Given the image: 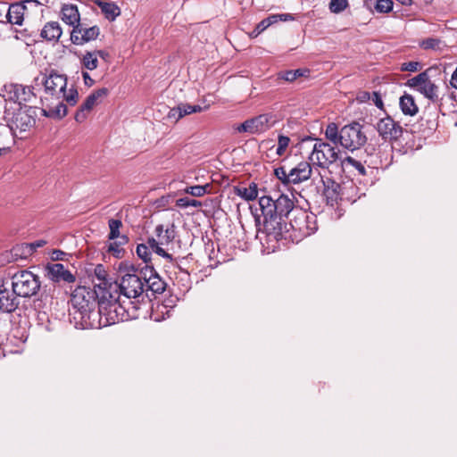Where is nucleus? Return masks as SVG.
<instances>
[{"mask_svg":"<svg viewBox=\"0 0 457 457\" xmlns=\"http://www.w3.org/2000/svg\"><path fill=\"white\" fill-rule=\"evenodd\" d=\"M6 289H7V287H6L5 279L0 278V295L2 294V292H4Z\"/></svg>","mask_w":457,"mask_h":457,"instance_id":"obj_55","label":"nucleus"},{"mask_svg":"<svg viewBox=\"0 0 457 457\" xmlns=\"http://www.w3.org/2000/svg\"><path fill=\"white\" fill-rule=\"evenodd\" d=\"M37 3L36 0H26L22 3L12 4L9 6L6 18L8 22L15 25H21L23 21L24 12L26 10V4Z\"/></svg>","mask_w":457,"mask_h":457,"instance_id":"obj_19","label":"nucleus"},{"mask_svg":"<svg viewBox=\"0 0 457 457\" xmlns=\"http://www.w3.org/2000/svg\"><path fill=\"white\" fill-rule=\"evenodd\" d=\"M305 72H309V71H306V70L303 71L301 69L295 70V71H287L284 72V74L282 75V79H284L287 81L292 82V81L295 80L297 78L304 76Z\"/></svg>","mask_w":457,"mask_h":457,"instance_id":"obj_45","label":"nucleus"},{"mask_svg":"<svg viewBox=\"0 0 457 457\" xmlns=\"http://www.w3.org/2000/svg\"><path fill=\"white\" fill-rule=\"evenodd\" d=\"M146 245L149 246V250L151 249L153 252H154L156 254L165 258L169 262L173 261V257L171 254L168 253L161 245L159 239H155L154 237L149 238L147 240Z\"/></svg>","mask_w":457,"mask_h":457,"instance_id":"obj_33","label":"nucleus"},{"mask_svg":"<svg viewBox=\"0 0 457 457\" xmlns=\"http://www.w3.org/2000/svg\"><path fill=\"white\" fill-rule=\"evenodd\" d=\"M399 104L403 113L405 115L413 116L419 111L413 96L408 94H404L400 97Z\"/></svg>","mask_w":457,"mask_h":457,"instance_id":"obj_28","label":"nucleus"},{"mask_svg":"<svg viewBox=\"0 0 457 457\" xmlns=\"http://www.w3.org/2000/svg\"><path fill=\"white\" fill-rule=\"evenodd\" d=\"M46 244L45 240H37L36 242L30 243V244H25L21 246H18L14 248V251L18 252L21 250V254L24 255H29L32 254L34 251H36L37 248L42 247Z\"/></svg>","mask_w":457,"mask_h":457,"instance_id":"obj_38","label":"nucleus"},{"mask_svg":"<svg viewBox=\"0 0 457 457\" xmlns=\"http://www.w3.org/2000/svg\"><path fill=\"white\" fill-rule=\"evenodd\" d=\"M19 295H16L13 291L10 292L8 289L2 292L0 295V312H14L19 304Z\"/></svg>","mask_w":457,"mask_h":457,"instance_id":"obj_22","label":"nucleus"},{"mask_svg":"<svg viewBox=\"0 0 457 457\" xmlns=\"http://www.w3.org/2000/svg\"><path fill=\"white\" fill-rule=\"evenodd\" d=\"M441 45V41L437 38L429 37L424 39L420 46L423 49H439Z\"/></svg>","mask_w":457,"mask_h":457,"instance_id":"obj_47","label":"nucleus"},{"mask_svg":"<svg viewBox=\"0 0 457 457\" xmlns=\"http://www.w3.org/2000/svg\"><path fill=\"white\" fill-rule=\"evenodd\" d=\"M82 78L87 87H92L95 84V80L90 77L87 71L82 72Z\"/></svg>","mask_w":457,"mask_h":457,"instance_id":"obj_50","label":"nucleus"},{"mask_svg":"<svg viewBox=\"0 0 457 457\" xmlns=\"http://www.w3.org/2000/svg\"><path fill=\"white\" fill-rule=\"evenodd\" d=\"M287 220L294 230L303 237L312 235L317 229L315 216L298 206L293 210Z\"/></svg>","mask_w":457,"mask_h":457,"instance_id":"obj_9","label":"nucleus"},{"mask_svg":"<svg viewBox=\"0 0 457 457\" xmlns=\"http://www.w3.org/2000/svg\"><path fill=\"white\" fill-rule=\"evenodd\" d=\"M372 101L376 104L377 107L382 108L383 106V101L380 97V95L377 92H373L372 94Z\"/></svg>","mask_w":457,"mask_h":457,"instance_id":"obj_51","label":"nucleus"},{"mask_svg":"<svg viewBox=\"0 0 457 457\" xmlns=\"http://www.w3.org/2000/svg\"><path fill=\"white\" fill-rule=\"evenodd\" d=\"M420 69L419 62H408L401 64V71H417Z\"/></svg>","mask_w":457,"mask_h":457,"instance_id":"obj_49","label":"nucleus"},{"mask_svg":"<svg viewBox=\"0 0 457 457\" xmlns=\"http://www.w3.org/2000/svg\"><path fill=\"white\" fill-rule=\"evenodd\" d=\"M62 30L57 21L47 22L41 30V37L48 41H57Z\"/></svg>","mask_w":457,"mask_h":457,"instance_id":"obj_26","label":"nucleus"},{"mask_svg":"<svg viewBox=\"0 0 457 457\" xmlns=\"http://www.w3.org/2000/svg\"><path fill=\"white\" fill-rule=\"evenodd\" d=\"M97 295H99V291L91 290L86 287H79L72 293V306L80 313L82 320H95L96 319Z\"/></svg>","mask_w":457,"mask_h":457,"instance_id":"obj_4","label":"nucleus"},{"mask_svg":"<svg viewBox=\"0 0 457 457\" xmlns=\"http://www.w3.org/2000/svg\"><path fill=\"white\" fill-rule=\"evenodd\" d=\"M37 109L32 106H20L13 112L12 118L6 125L14 137L17 132L22 133L30 129L36 123Z\"/></svg>","mask_w":457,"mask_h":457,"instance_id":"obj_8","label":"nucleus"},{"mask_svg":"<svg viewBox=\"0 0 457 457\" xmlns=\"http://www.w3.org/2000/svg\"><path fill=\"white\" fill-rule=\"evenodd\" d=\"M348 7L347 0H330L329 10L333 13H339Z\"/></svg>","mask_w":457,"mask_h":457,"instance_id":"obj_40","label":"nucleus"},{"mask_svg":"<svg viewBox=\"0 0 457 457\" xmlns=\"http://www.w3.org/2000/svg\"><path fill=\"white\" fill-rule=\"evenodd\" d=\"M297 206H295L294 202L286 195H280L275 199L273 205V222L279 225L285 219L287 220L290 213Z\"/></svg>","mask_w":457,"mask_h":457,"instance_id":"obj_15","label":"nucleus"},{"mask_svg":"<svg viewBox=\"0 0 457 457\" xmlns=\"http://www.w3.org/2000/svg\"><path fill=\"white\" fill-rule=\"evenodd\" d=\"M82 67L88 71H94L98 67V58L93 51H87L80 59Z\"/></svg>","mask_w":457,"mask_h":457,"instance_id":"obj_32","label":"nucleus"},{"mask_svg":"<svg viewBox=\"0 0 457 457\" xmlns=\"http://www.w3.org/2000/svg\"><path fill=\"white\" fill-rule=\"evenodd\" d=\"M365 4H366V5H368V6H369V2H368V0H366V1H365Z\"/></svg>","mask_w":457,"mask_h":457,"instance_id":"obj_58","label":"nucleus"},{"mask_svg":"<svg viewBox=\"0 0 457 457\" xmlns=\"http://www.w3.org/2000/svg\"><path fill=\"white\" fill-rule=\"evenodd\" d=\"M137 254L145 262V263H147L151 260V252L149 250V246L145 244H139L137 246Z\"/></svg>","mask_w":457,"mask_h":457,"instance_id":"obj_43","label":"nucleus"},{"mask_svg":"<svg viewBox=\"0 0 457 457\" xmlns=\"http://www.w3.org/2000/svg\"><path fill=\"white\" fill-rule=\"evenodd\" d=\"M94 3L100 8L105 19L110 21H115L116 18L120 15V8L113 2L106 0H94Z\"/></svg>","mask_w":457,"mask_h":457,"instance_id":"obj_23","label":"nucleus"},{"mask_svg":"<svg viewBox=\"0 0 457 457\" xmlns=\"http://www.w3.org/2000/svg\"><path fill=\"white\" fill-rule=\"evenodd\" d=\"M145 287L154 293L161 294L165 289V283L162 280L158 273L155 272L153 278L145 284Z\"/></svg>","mask_w":457,"mask_h":457,"instance_id":"obj_35","label":"nucleus"},{"mask_svg":"<svg viewBox=\"0 0 457 457\" xmlns=\"http://www.w3.org/2000/svg\"><path fill=\"white\" fill-rule=\"evenodd\" d=\"M94 274H95L96 278H97V280L99 281V283L96 286V287H97V289H96L97 291L100 290V287L102 288L108 287V286L111 284V283H108V281L106 279L107 272L104 270L103 265H101V264L96 265L95 268V270H94Z\"/></svg>","mask_w":457,"mask_h":457,"instance_id":"obj_36","label":"nucleus"},{"mask_svg":"<svg viewBox=\"0 0 457 457\" xmlns=\"http://www.w3.org/2000/svg\"><path fill=\"white\" fill-rule=\"evenodd\" d=\"M129 271L134 272L140 278L142 282H144V287H145V284L153 278L155 274V270L153 266L145 264L142 268H137L134 265H129Z\"/></svg>","mask_w":457,"mask_h":457,"instance_id":"obj_29","label":"nucleus"},{"mask_svg":"<svg viewBox=\"0 0 457 457\" xmlns=\"http://www.w3.org/2000/svg\"><path fill=\"white\" fill-rule=\"evenodd\" d=\"M45 270L46 276L53 282L71 283L75 281L74 275L62 263H48Z\"/></svg>","mask_w":457,"mask_h":457,"instance_id":"obj_17","label":"nucleus"},{"mask_svg":"<svg viewBox=\"0 0 457 457\" xmlns=\"http://www.w3.org/2000/svg\"><path fill=\"white\" fill-rule=\"evenodd\" d=\"M112 307H114V314L112 312L111 313L109 324L119 323L128 319L129 314L123 306V303L120 302V297L119 300L112 302Z\"/></svg>","mask_w":457,"mask_h":457,"instance_id":"obj_30","label":"nucleus"},{"mask_svg":"<svg viewBox=\"0 0 457 457\" xmlns=\"http://www.w3.org/2000/svg\"><path fill=\"white\" fill-rule=\"evenodd\" d=\"M63 255H65V253H63L61 250H54L52 253V259L53 260H62Z\"/></svg>","mask_w":457,"mask_h":457,"instance_id":"obj_53","label":"nucleus"},{"mask_svg":"<svg viewBox=\"0 0 457 457\" xmlns=\"http://www.w3.org/2000/svg\"><path fill=\"white\" fill-rule=\"evenodd\" d=\"M450 84L453 87H454L455 89H457V66H456V69L455 71H453V73L452 74V77H451V79H450Z\"/></svg>","mask_w":457,"mask_h":457,"instance_id":"obj_54","label":"nucleus"},{"mask_svg":"<svg viewBox=\"0 0 457 457\" xmlns=\"http://www.w3.org/2000/svg\"><path fill=\"white\" fill-rule=\"evenodd\" d=\"M274 202L275 200L269 195H263L259 199V204L266 224L273 222L272 212Z\"/></svg>","mask_w":457,"mask_h":457,"instance_id":"obj_27","label":"nucleus"},{"mask_svg":"<svg viewBox=\"0 0 457 457\" xmlns=\"http://www.w3.org/2000/svg\"><path fill=\"white\" fill-rule=\"evenodd\" d=\"M256 32H257V29L255 28L254 30L252 32L251 36L252 37H257L258 35H256Z\"/></svg>","mask_w":457,"mask_h":457,"instance_id":"obj_56","label":"nucleus"},{"mask_svg":"<svg viewBox=\"0 0 457 457\" xmlns=\"http://www.w3.org/2000/svg\"><path fill=\"white\" fill-rule=\"evenodd\" d=\"M8 95L9 98L18 103L20 106H22L21 104L23 102H29L35 96L34 92L29 87L20 84L10 85Z\"/></svg>","mask_w":457,"mask_h":457,"instance_id":"obj_18","label":"nucleus"},{"mask_svg":"<svg viewBox=\"0 0 457 457\" xmlns=\"http://www.w3.org/2000/svg\"><path fill=\"white\" fill-rule=\"evenodd\" d=\"M14 145V138L10 129L0 123V156L6 154Z\"/></svg>","mask_w":457,"mask_h":457,"instance_id":"obj_25","label":"nucleus"},{"mask_svg":"<svg viewBox=\"0 0 457 457\" xmlns=\"http://www.w3.org/2000/svg\"><path fill=\"white\" fill-rule=\"evenodd\" d=\"M154 233L160 241L161 245H169L173 242L177 236L176 226L174 223L168 225L159 224L155 227Z\"/></svg>","mask_w":457,"mask_h":457,"instance_id":"obj_20","label":"nucleus"},{"mask_svg":"<svg viewBox=\"0 0 457 457\" xmlns=\"http://www.w3.org/2000/svg\"><path fill=\"white\" fill-rule=\"evenodd\" d=\"M41 84L44 87L42 112L46 117L62 119L67 114L64 102L71 106L77 104L79 93L73 87L67 90L66 75L51 71L48 75H42Z\"/></svg>","mask_w":457,"mask_h":457,"instance_id":"obj_1","label":"nucleus"},{"mask_svg":"<svg viewBox=\"0 0 457 457\" xmlns=\"http://www.w3.org/2000/svg\"><path fill=\"white\" fill-rule=\"evenodd\" d=\"M120 293L118 286L110 284L108 287L102 288L100 287L99 295H97L98 307L96 310V318H99V324L108 326L111 313L114 314V307L112 302L119 300Z\"/></svg>","mask_w":457,"mask_h":457,"instance_id":"obj_7","label":"nucleus"},{"mask_svg":"<svg viewBox=\"0 0 457 457\" xmlns=\"http://www.w3.org/2000/svg\"><path fill=\"white\" fill-rule=\"evenodd\" d=\"M331 144L320 138L316 139L309 157L312 165L326 175L329 167L339 159L340 151Z\"/></svg>","mask_w":457,"mask_h":457,"instance_id":"obj_5","label":"nucleus"},{"mask_svg":"<svg viewBox=\"0 0 457 457\" xmlns=\"http://www.w3.org/2000/svg\"><path fill=\"white\" fill-rule=\"evenodd\" d=\"M10 277L13 293L20 297H31L35 295L40 288L41 282L39 278L29 270H20L10 275Z\"/></svg>","mask_w":457,"mask_h":457,"instance_id":"obj_6","label":"nucleus"},{"mask_svg":"<svg viewBox=\"0 0 457 457\" xmlns=\"http://www.w3.org/2000/svg\"><path fill=\"white\" fill-rule=\"evenodd\" d=\"M62 21L75 29L80 21V14L75 4H63L61 10Z\"/></svg>","mask_w":457,"mask_h":457,"instance_id":"obj_21","label":"nucleus"},{"mask_svg":"<svg viewBox=\"0 0 457 457\" xmlns=\"http://www.w3.org/2000/svg\"><path fill=\"white\" fill-rule=\"evenodd\" d=\"M109 228H110V234H109V239L113 240L116 238H120V228L122 226L121 220H114L111 219L108 222Z\"/></svg>","mask_w":457,"mask_h":457,"instance_id":"obj_39","label":"nucleus"},{"mask_svg":"<svg viewBox=\"0 0 457 457\" xmlns=\"http://www.w3.org/2000/svg\"><path fill=\"white\" fill-rule=\"evenodd\" d=\"M176 204L179 207H182V208H187L189 206H194V207L201 206L200 202L194 200V199H190L188 197H182V198L178 199Z\"/></svg>","mask_w":457,"mask_h":457,"instance_id":"obj_48","label":"nucleus"},{"mask_svg":"<svg viewBox=\"0 0 457 457\" xmlns=\"http://www.w3.org/2000/svg\"><path fill=\"white\" fill-rule=\"evenodd\" d=\"M406 85L414 88L432 102H436L438 99V87L430 79L428 71H425L408 79Z\"/></svg>","mask_w":457,"mask_h":457,"instance_id":"obj_11","label":"nucleus"},{"mask_svg":"<svg viewBox=\"0 0 457 457\" xmlns=\"http://www.w3.org/2000/svg\"><path fill=\"white\" fill-rule=\"evenodd\" d=\"M93 52L95 53V54L96 55L97 58L100 57V58H102L104 61L109 58V54L106 51H104V50H95Z\"/></svg>","mask_w":457,"mask_h":457,"instance_id":"obj_52","label":"nucleus"},{"mask_svg":"<svg viewBox=\"0 0 457 457\" xmlns=\"http://www.w3.org/2000/svg\"><path fill=\"white\" fill-rule=\"evenodd\" d=\"M203 110V108L198 104H180L178 106L172 108L169 112V118H174L176 120L183 118L186 115L199 112Z\"/></svg>","mask_w":457,"mask_h":457,"instance_id":"obj_24","label":"nucleus"},{"mask_svg":"<svg viewBox=\"0 0 457 457\" xmlns=\"http://www.w3.org/2000/svg\"><path fill=\"white\" fill-rule=\"evenodd\" d=\"M127 241H128V237L126 236H121L119 243L113 242L109 245L108 251L110 253H113L116 257H119L122 251V249L120 248V245L127 243Z\"/></svg>","mask_w":457,"mask_h":457,"instance_id":"obj_46","label":"nucleus"},{"mask_svg":"<svg viewBox=\"0 0 457 457\" xmlns=\"http://www.w3.org/2000/svg\"><path fill=\"white\" fill-rule=\"evenodd\" d=\"M100 35V28L96 25L87 27L84 22H81L75 29H72L71 33V40L74 45L81 46L87 42L93 41Z\"/></svg>","mask_w":457,"mask_h":457,"instance_id":"obj_14","label":"nucleus"},{"mask_svg":"<svg viewBox=\"0 0 457 457\" xmlns=\"http://www.w3.org/2000/svg\"><path fill=\"white\" fill-rule=\"evenodd\" d=\"M341 166L343 169H348L349 167H353L358 170L360 175L366 174V169L361 162L351 157L347 156L341 161Z\"/></svg>","mask_w":457,"mask_h":457,"instance_id":"obj_34","label":"nucleus"},{"mask_svg":"<svg viewBox=\"0 0 457 457\" xmlns=\"http://www.w3.org/2000/svg\"><path fill=\"white\" fill-rule=\"evenodd\" d=\"M393 4L392 0H377L374 8L379 13H386L393 9Z\"/></svg>","mask_w":457,"mask_h":457,"instance_id":"obj_41","label":"nucleus"},{"mask_svg":"<svg viewBox=\"0 0 457 457\" xmlns=\"http://www.w3.org/2000/svg\"><path fill=\"white\" fill-rule=\"evenodd\" d=\"M289 143H290V138L288 137L284 136V135H279L278 138V146L276 149V154L278 156H282L285 154L287 148L288 147Z\"/></svg>","mask_w":457,"mask_h":457,"instance_id":"obj_42","label":"nucleus"},{"mask_svg":"<svg viewBox=\"0 0 457 457\" xmlns=\"http://www.w3.org/2000/svg\"><path fill=\"white\" fill-rule=\"evenodd\" d=\"M207 187H208V185L192 186V187H186V189L184 191H185V193L189 194L193 196L200 197V196H203L204 195H205V193L207 192V190H206Z\"/></svg>","mask_w":457,"mask_h":457,"instance_id":"obj_44","label":"nucleus"},{"mask_svg":"<svg viewBox=\"0 0 457 457\" xmlns=\"http://www.w3.org/2000/svg\"><path fill=\"white\" fill-rule=\"evenodd\" d=\"M274 174L284 185H296L312 179L313 183L322 184L325 194L330 198H337L340 188L339 184L306 161L300 162L289 170L284 166L278 167L274 170Z\"/></svg>","mask_w":457,"mask_h":457,"instance_id":"obj_2","label":"nucleus"},{"mask_svg":"<svg viewBox=\"0 0 457 457\" xmlns=\"http://www.w3.org/2000/svg\"><path fill=\"white\" fill-rule=\"evenodd\" d=\"M290 14H273L269 16L268 18L262 20L261 22H259L256 26V35H259L263 30H265L268 27H270L271 24H274L278 22V21H287L288 18H290Z\"/></svg>","mask_w":457,"mask_h":457,"instance_id":"obj_31","label":"nucleus"},{"mask_svg":"<svg viewBox=\"0 0 457 457\" xmlns=\"http://www.w3.org/2000/svg\"><path fill=\"white\" fill-rule=\"evenodd\" d=\"M109 91L105 87L99 88L91 93L81 104L79 109L75 114V120L78 122H82L86 120L87 113L93 107L98 104V101L108 95Z\"/></svg>","mask_w":457,"mask_h":457,"instance_id":"obj_16","label":"nucleus"},{"mask_svg":"<svg viewBox=\"0 0 457 457\" xmlns=\"http://www.w3.org/2000/svg\"><path fill=\"white\" fill-rule=\"evenodd\" d=\"M325 137L333 145H339L351 152L361 148L368 139L363 126L356 121L346 124L340 129L337 123H328L325 129Z\"/></svg>","mask_w":457,"mask_h":457,"instance_id":"obj_3","label":"nucleus"},{"mask_svg":"<svg viewBox=\"0 0 457 457\" xmlns=\"http://www.w3.org/2000/svg\"><path fill=\"white\" fill-rule=\"evenodd\" d=\"M368 95H369V94H368V93H366V92H365V93H363V96L361 97V101H363L365 98L369 97V96H368Z\"/></svg>","mask_w":457,"mask_h":457,"instance_id":"obj_57","label":"nucleus"},{"mask_svg":"<svg viewBox=\"0 0 457 457\" xmlns=\"http://www.w3.org/2000/svg\"><path fill=\"white\" fill-rule=\"evenodd\" d=\"M237 195L246 201L254 200L258 196L257 187L251 184L248 187L237 188Z\"/></svg>","mask_w":457,"mask_h":457,"instance_id":"obj_37","label":"nucleus"},{"mask_svg":"<svg viewBox=\"0 0 457 457\" xmlns=\"http://www.w3.org/2000/svg\"><path fill=\"white\" fill-rule=\"evenodd\" d=\"M275 120L270 113H263L245 120L237 127L239 133L261 134L272 127Z\"/></svg>","mask_w":457,"mask_h":457,"instance_id":"obj_12","label":"nucleus"},{"mask_svg":"<svg viewBox=\"0 0 457 457\" xmlns=\"http://www.w3.org/2000/svg\"><path fill=\"white\" fill-rule=\"evenodd\" d=\"M378 135L383 140L396 141L403 135L402 126L390 116L381 118L375 126Z\"/></svg>","mask_w":457,"mask_h":457,"instance_id":"obj_13","label":"nucleus"},{"mask_svg":"<svg viewBox=\"0 0 457 457\" xmlns=\"http://www.w3.org/2000/svg\"><path fill=\"white\" fill-rule=\"evenodd\" d=\"M113 285L118 286L120 296L122 295L128 299L138 297L145 290L144 282L134 272L129 271V265L125 266L120 283Z\"/></svg>","mask_w":457,"mask_h":457,"instance_id":"obj_10","label":"nucleus"}]
</instances>
